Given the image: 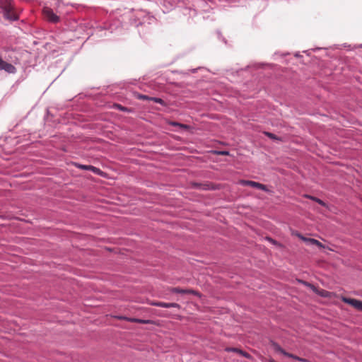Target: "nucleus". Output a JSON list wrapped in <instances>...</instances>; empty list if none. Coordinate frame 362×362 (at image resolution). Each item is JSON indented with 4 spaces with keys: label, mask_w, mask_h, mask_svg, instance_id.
Here are the masks:
<instances>
[{
    "label": "nucleus",
    "mask_w": 362,
    "mask_h": 362,
    "mask_svg": "<svg viewBox=\"0 0 362 362\" xmlns=\"http://www.w3.org/2000/svg\"><path fill=\"white\" fill-rule=\"evenodd\" d=\"M272 349L276 351V352H278V353H281L283 355L286 356H288L289 358H292L293 359H296V360H298V361H305V360L303 358H301L298 356H296L292 354H289L288 352H286L285 350H284L279 344H277L276 343H272Z\"/></svg>",
    "instance_id": "nucleus-1"
},
{
    "label": "nucleus",
    "mask_w": 362,
    "mask_h": 362,
    "mask_svg": "<svg viewBox=\"0 0 362 362\" xmlns=\"http://www.w3.org/2000/svg\"><path fill=\"white\" fill-rule=\"evenodd\" d=\"M116 319L122 320H126L131 322H136L139 324H144V325H151L153 324V321L150 320H141L138 318H133V317H128L125 316L118 315L115 316Z\"/></svg>",
    "instance_id": "nucleus-2"
},
{
    "label": "nucleus",
    "mask_w": 362,
    "mask_h": 362,
    "mask_svg": "<svg viewBox=\"0 0 362 362\" xmlns=\"http://www.w3.org/2000/svg\"><path fill=\"white\" fill-rule=\"evenodd\" d=\"M341 300L343 302L351 305L356 310H358L359 311H362V301L356 300V299H354V298H349L346 297H342Z\"/></svg>",
    "instance_id": "nucleus-3"
},
{
    "label": "nucleus",
    "mask_w": 362,
    "mask_h": 362,
    "mask_svg": "<svg viewBox=\"0 0 362 362\" xmlns=\"http://www.w3.org/2000/svg\"><path fill=\"white\" fill-rule=\"evenodd\" d=\"M43 14L45 17L50 22L57 23L59 21V17L49 7H45L43 8Z\"/></svg>",
    "instance_id": "nucleus-4"
},
{
    "label": "nucleus",
    "mask_w": 362,
    "mask_h": 362,
    "mask_svg": "<svg viewBox=\"0 0 362 362\" xmlns=\"http://www.w3.org/2000/svg\"><path fill=\"white\" fill-rule=\"evenodd\" d=\"M0 70H4L7 73L14 74L16 71V67L5 61L0 57Z\"/></svg>",
    "instance_id": "nucleus-5"
},
{
    "label": "nucleus",
    "mask_w": 362,
    "mask_h": 362,
    "mask_svg": "<svg viewBox=\"0 0 362 362\" xmlns=\"http://www.w3.org/2000/svg\"><path fill=\"white\" fill-rule=\"evenodd\" d=\"M173 293H182V294H193L197 296H200V294L198 291L192 290V289H182L178 287L171 288L170 290Z\"/></svg>",
    "instance_id": "nucleus-6"
},
{
    "label": "nucleus",
    "mask_w": 362,
    "mask_h": 362,
    "mask_svg": "<svg viewBox=\"0 0 362 362\" xmlns=\"http://www.w3.org/2000/svg\"><path fill=\"white\" fill-rule=\"evenodd\" d=\"M4 16L10 21H15L18 19V15L13 10V7L4 11Z\"/></svg>",
    "instance_id": "nucleus-7"
},
{
    "label": "nucleus",
    "mask_w": 362,
    "mask_h": 362,
    "mask_svg": "<svg viewBox=\"0 0 362 362\" xmlns=\"http://www.w3.org/2000/svg\"><path fill=\"white\" fill-rule=\"evenodd\" d=\"M303 241L307 243H309V244L315 245L319 247L320 248L325 247L323 244H322L320 241H318L316 239L307 238H303Z\"/></svg>",
    "instance_id": "nucleus-8"
},
{
    "label": "nucleus",
    "mask_w": 362,
    "mask_h": 362,
    "mask_svg": "<svg viewBox=\"0 0 362 362\" xmlns=\"http://www.w3.org/2000/svg\"><path fill=\"white\" fill-rule=\"evenodd\" d=\"M11 0H0V8L4 11L12 8Z\"/></svg>",
    "instance_id": "nucleus-9"
},
{
    "label": "nucleus",
    "mask_w": 362,
    "mask_h": 362,
    "mask_svg": "<svg viewBox=\"0 0 362 362\" xmlns=\"http://www.w3.org/2000/svg\"><path fill=\"white\" fill-rule=\"evenodd\" d=\"M250 187H256V188H257L259 189L264 190V191H266V192L269 191L266 185H262V184L259 183V182L251 181V180H250Z\"/></svg>",
    "instance_id": "nucleus-10"
},
{
    "label": "nucleus",
    "mask_w": 362,
    "mask_h": 362,
    "mask_svg": "<svg viewBox=\"0 0 362 362\" xmlns=\"http://www.w3.org/2000/svg\"><path fill=\"white\" fill-rule=\"evenodd\" d=\"M316 293L322 297H325V298L331 297V295H332V293L330 292H329L326 290L320 289V288H318V291H317Z\"/></svg>",
    "instance_id": "nucleus-11"
},
{
    "label": "nucleus",
    "mask_w": 362,
    "mask_h": 362,
    "mask_svg": "<svg viewBox=\"0 0 362 362\" xmlns=\"http://www.w3.org/2000/svg\"><path fill=\"white\" fill-rule=\"evenodd\" d=\"M305 197L313 200V201H315V202L318 203L319 204L323 206H326L327 204L325 202H324L322 200L315 197H313V196H310V195H305Z\"/></svg>",
    "instance_id": "nucleus-12"
},
{
    "label": "nucleus",
    "mask_w": 362,
    "mask_h": 362,
    "mask_svg": "<svg viewBox=\"0 0 362 362\" xmlns=\"http://www.w3.org/2000/svg\"><path fill=\"white\" fill-rule=\"evenodd\" d=\"M153 305L161 307V308H169V303L164 302H153L151 303Z\"/></svg>",
    "instance_id": "nucleus-13"
},
{
    "label": "nucleus",
    "mask_w": 362,
    "mask_h": 362,
    "mask_svg": "<svg viewBox=\"0 0 362 362\" xmlns=\"http://www.w3.org/2000/svg\"><path fill=\"white\" fill-rule=\"evenodd\" d=\"M170 124L172 126H174V127H179L182 129H189V127L187 124H181V123H178V122H173L170 123Z\"/></svg>",
    "instance_id": "nucleus-14"
},
{
    "label": "nucleus",
    "mask_w": 362,
    "mask_h": 362,
    "mask_svg": "<svg viewBox=\"0 0 362 362\" xmlns=\"http://www.w3.org/2000/svg\"><path fill=\"white\" fill-rule=\"evenodd\" d=\"M301 282L303 284H304L305 286H306L308 288H310V289H312L315 293H317V291H318V288L316 287L315 286H314L313 284H311L304 281H302Z\"/></svg>",
    "instance_id": "nucleus-15"
},
{
    "label": "nucleus",
    "mask_w": 362,
    "mask_h": 362,
    "mask_svg": "<svg viewBox=\"0 0 362 362\" xmlns=\"http://www.w3.org/2000/svg\"><path fill=\"white\" fill-rule=\"evenodd\" d=\"M151 100L154 101L155 103H159L162 105H166L165 103L164 102V100L159 98L151 97Z\"/></svg>",
    "instance_id": "nucleus-16"
},
{
    "label": "nucleus",
    "mask_w": 362,
    "mask_h": 362,
    "mask_svg": "<svg viewBox=\"0 0 362 362\" xmlns=\"http://www.w3.org/2000/svg\"><path fill=\"white\" fill-rule=\"evenodd\" d=\"M192 185L194 187H197V188H202V189H208L209 188V185H206V184H200V183H193Z\"/></svg>",
    "instance_id": "nucleus-17"
},
{
    "label": "nucleus",
    "mask_w": 362,
    "mask_h": 362,
    "mask_svg": "<svg viewBox=\"0 0 362 362\" xmlns=\"http://www.w3.org/2000/svg\"><path fill=\"white\" fill-rule=\"evenodd\" d=\"M226 350L227 351H237V352H239L241 354H243L246 357H248L247 354H243L242 351L238 350L237 349H235V348H227Z\"/></svg>",
    "instance_id": "nucleus-18"
},
{
    "label": "nucleus",
    "mask_w": 362,
    "mask_h": 362,
    "mask_svg": "<svg viewBox=\"0 0 362 362\" xmlns=\"http://www.w3.org/2000/svg\"><path fill=\"white\" fill-rule=\"evenodd\" d=\"M264 134L272 139L279 140V139L274 134L270 132H264Z\"/></svg>",
    "instance_id": "nucleus-19"
},
{
    "label": "nucleus",
    "mask_w": 362,
    "mask_h": 362,
    "mask_svg": "<svg viewBox=\"0 0 362 362\" xmlns=\"http://www.w3.org/2000/svg\"><path fill=\"white\" fill-rule=\"evenodd\" d=\"M138 98H139L141 100H151V97H148V95H139Z\"/></svg>",
    "instance_id": "nucleus-20"
},
{
    "label": "nucleus",
    "mask_w": 362,
    "mask_h": 362,
    "mask_svg": "<svg viewBox=\"0 0 362 362\" xmlns=\"http://www.w3.org/2000/svg\"><path fill=\"white\" fill-rule=\"evenodd\" d=\"M169 308H180V305L176 303H170Z\"/></svg>",
    "instance_id": "nucleus-21"
},
{
    "label": "nucleus",
    "mask_w": 362,
    "mask_h": 362,
    "mask_svg": "<svg viewBox=\"0 0 362 362\" xmlns=\"http://www.w3.org/2000/svg\"><path fill=\"white\" fill-rule=\"evenodd\" d=\"M89 170H91L95 173H98L100 172V170L93 165H90V168H89Z\"/></svg>",
    "instance_id": "nucleus-22"
},
{
    "label": "nucleus",
    "mask_w": 362,
    "mask_h": 362,
    "mask_svg": "<svg viewBox=\"0 0 362 362\" xmlns=\"http://www.w3.org/2000/svg\"><path fill=\"white\" fill-rule=\"evenodd\" d=\"M78 167L81 169L89 170V168H90V165H78Z\"/></svg>",
    "instance_id": "nucleus-23"
},
{
    "label": "nucleus",
    "mask_w": 362,
    "mask_h": 362,
    "mask_svg": "<svg viewBox=\"0 0 362 362\" xmlns=\"http://www.w3.org/2000/svg\"><path fill=\"white\" fill-rule=\"evenodd\" d=\"M267 240H268L270 243H273V244H274V245H279V246H281V244L277 243L276 240H273V239H272V238H267Z\"/></svg>",
    "instance_id": "nucleus-24"
},
{
    "label": "nucleus",
    "mask_w": 362,
    "mask_h": 362,
    "mask_svg": "<svg viewBox=\"0 0 362 362\" xmlns=\"http://www.w3.org/2000/svg\"><path fill=\"white\" fill-rule=\"evenodd\" d=\"M295 235H296L297 237H298L300 240H302L303 241V238H306L305 237H304L303 235H302L300 233H298V232H296L295 233H293Z\"/></svg>",
    "instance_id": "nucleus-25"
},
{
    "label": "nucleus",
    "mask_w": 362,
    "mask_h": 362,
    "mask_svg": "<svg viewBox=\"0 0 362 362\" xmlns=\"http://www.w3.org/2000/svg\"><path fill=\"white\" fill-rule=\"evenodd\" d=\"M218 153L221 155H227L228 153L227 151H220Z\"/></svg>",
    "instance_id": "nucleus-26"
},
{
    "label": "nucleus",
    "mask_w": 362,
    "mask_h": 362,
    "mask_svg": "<svg viewBox=\"0 0 362 362\" xmlns=\"http://www.w3.org/2000/svg\"><path fill=\"white\" fill-rule=\"evenodd\" d=\"M117 107H118V108H119V109H120V110H124L126 109V108H124V107H122L121 105H117Z\"/></svg>",
    "instance_id": "nucleus-27"
},
{
    "label": "nucleus",
    "mask_w": 362,
    "mask_h": 362,
    "mask_svg": "<svg viewBox=\"0 0 362 362\" xmlns=\"http://www.w3.org/2000/svg\"><path fill=\"white\" fill-rule=\"evenodd\" d=\"M269 362H275V361L273 359H271V360H269Z\"/></svg>",
    "instance_id": "nucleus-28"
}]
</instances>
